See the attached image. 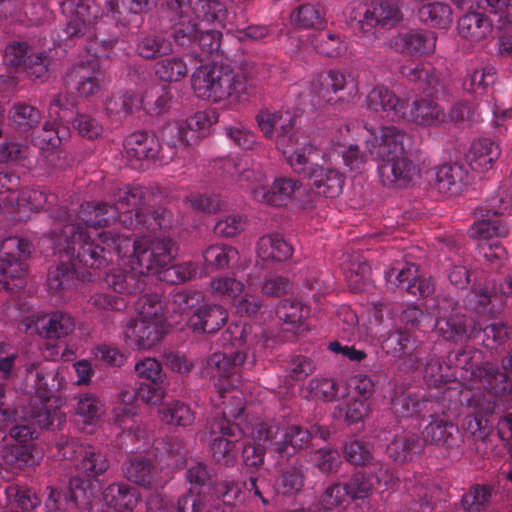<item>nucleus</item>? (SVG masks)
Returning a JSON list of instances; mask_svg holds the SVG:
<instances>
[{"label": "nucleus", "instance_id": "nucleus-23", "mask_svg": "<svg viewBox=\"0 0 512 512\" xmlns=\"http://www.w3.org/2000/svg\"><path fill=\"white\" fill-rule=\"evenodd\" d=\"M387 329L382 325V316L378 310L373 311V320H369L365 327V334L372 343H377L394 357L402 358L412 354L409 353L410 339L408 336L400 333H391L386 337Z\"/></svg>", "mask_w": 512, "mask_h": 512}, {"label": "nucleus", "instance_id": "nucleus-59", "mask_svg": "<svg viewBox=\"0 0 512 512\" xmlns=\"http://www.w3.org/2000/svg\"><path fill=\"white\" fill-rule=\"evenodd\" d=\"M170 264L171 262L167 264L165 267H163L161 271H159L155 275L161 276V274H163V279L167 281H173L171 276L175 275L177 281L184 282L201 276L202 274L199 268L191 262L169 267Z\"/></svg>", "mask_w": 512, "mask_h": 512}, {"label": "nucleus", "instance_id": "nucleus-53", "mask_svg": "<svg viewBox=\"0 0 512 512\" xmlns=\"http://www.w3.org/2000/svg\"><path fill=\"white\" fill-rule=\"evenodd\" d=\"M238 256V251L224 244H215L209 246L203 254L205 262L215 269H224L229 267L230 263Z\"/></svg>", "mask_w": 512, "mask_h": 512}, {"label": "nucleus", "instance_id": "nucleus-12", "mask_svg": "<svg viewBox=\"0 0 512 512\" xmlns=\"http://www.w3.org/2000/svg\"><path fill=\"white\" fill-rule=\"evenodd\" d=\"M358 92V83L351 72L331 69L309 82L306 96L312 105L335 106L350 101Z\"/></svg>", "mask_w": 512, "mask_h": 512}, {"label": "nucleus", "instance_id": "nucleus-14", "mask_svg": "<svg viewBox=\"0 0 512 512\" xmlns=\"http://www.w3.org/2000/svg\"><path fill=\"white\" fill-rule=\"evenodd\" d=\"M61 11L66 18V28L64 30L66 38L88 34L100 17H105L116 23L126 24V14L120 15L122 21H116L106 15L107 12H110L107 2L101 14L98 4L94 0H63Z\"/></svg>", "mask_w": 512, "mask_h": 512}, {"label": "nucleus", "instance_id": "nucleus-10", "mask_svg": "<svg viewBox=\"0 0 512 512\" xmlns=\"http://www.w3.org/2000/svg\"><path fill=\"white\" fill-rule=\"evenodd\" d=\"M234 169L239 174L240 186L255 201L266 205L279 207L288 204L302 186L298 180L290 177H278L269 186L266 174L260 169H242L239 164L234 165Z\"/></svg>", "mask_w": 512, "mask_h": 512}, {"label": "nucleus", "instance_id": "nucleus-55", "mask_svg": "<svg viewBox=\"0 0 512 512\" xmlns=\"http://www.w3.org/2000/svg\"><path fill=\"white\" fill-rule=\"evenodd\" d=\"M40 112L26 103H17L10 112L12 122L19 129H29L37 125L40 121Z\"/></svg>", "mask_w": 512, "mask_h": 512}, {"label": "nucleus", "instance_id": "nucleus-18", "mask_svg": "<svg viewBox=\"0 0 512 512\" xmlns=\"http://www.w3.org/2000/svg\"><path fill=\"white\" fill-rule=\"evenodd\" d=\"M349 17L357 22L364 36L369 38L375 35L377 26H393L401 20L402 14L397 5L385 1L378 4H358L352 8Z\"/></svg>", "mask_w": 512, "mask_h": 512}, {"label": "nucleus", "instance_id": "nucleus-13", "mask_svg": "<svg viewBox=\"0 0 512 512\" xmlns=\"http://www.w3.org/2000/svg\"><path fill=\"white\" fill-rule=\"evenodd\" d=\"M437 332L446 340L456 341L462 338L475 337L483 330L485 345L493 347L492 343L500 344L512 334V330L505 327L500 321H494L482 328V326L472 319L455 312L447 315L445 308H441L435 321Z\"/></svg>", "mask_w": 512, "mask_h": 512}, {"label": "nucleus", "instance_id": "nucleus-29", "mask_svg": "<svg viewBox=\"0 0 512 512\" xmlns=\"http://www.w3.org/2000/svg\"><path fill=\"white\" fill-rule=\"evenodd\" d=\"M267 423H257L251 432L253 443H246L243 448V459L246 466H258L264 459V450L274 446L272 430Z\"/></svg>", "mask_w": 512, "mask_h": 512}, {"label": "nucleus", "instance_id": "nucleus-52", "mask_svg": "<svg viewBox=\"0 0 512 512\" xmlns=\"http://www.w3.org/2000/svg\"><path fill=\"white\" fill-rule=\"evenodd\" d=\"M169 93L167 87L154 85L146 90L141 97L142 109L149 114L162 113L170 100Z\"/></svg>", "mask_w": 512, "mask_h": 512}, {"label": "nucleus", "instance_id": "nucleus-9", "mask_svg": "<svg viewBox=\"0 0 512 512\" xmlns=\"http://www.w3.org/2000/svg\"><path fill=\"white\" fill-rule=\"evenodd\" d=\"M233 403L223 402V409L215 411L213 421L206 427L204 438L211 443L213 457L226 465L232 464L236 458V442L244 435L239 423L232 422L228 417L237 420L244 410V398L240 392L232 396Z\"/></svg>", "mask_w": 512, "mask_h": 512}, {"label": "nucleus", "instance_id": "nucleus-37", "mask_svg": "<svg viewBox=\"0 0 512 512\" xmlns=\"http://www.w3.org/2000/svg\"><path fill=\"white\" fill-rule=\"evenodd\" d=\"M188 74V65L181 56H169L161 59L155 65V75L166 83H176Z\"/></svg>", "mask_w": 512, "mask_h": 512}, {"label": "nucleus", "instance_id": "nucleus-35", "mask_svg": "<svg viewBox=\"0 0 512 512\" xmlns=\"http://www.w3.org/2000/svg\"><path fill=\"white\" fill-rule=\"evenodd\" d=\"M412 122L423 127H438L447 122V115L434 101L429 99L416 100L410 111Z\"/></svg>", "mask_w": 512, "mask_h": 512}, {"label": "nucleus", "instance_id": "nucleus-24", "mask_svg": "<svg viewBox=\"0 0 512 512\" xmlns=\"http://www.w3.org/2000/svg\"><path fill=\"white\" fill-rule=\"evenodd\" d=\"M43 452L35 445H7L1 450L0 466L13 473L39 463Z\"/></svg>", "mask_w": 512, "mask_h": 512}, {"label": "nucleus", "instance_id": "nucleus-4", "mask_svg": "<svg viewBox=\"0 0 512 512\" xmlns=\"http://www.w3.org/2000/svg\"><path fill=\"white\" fill-rule=\"evenodd\" d=\"M224 340H229L237 350L234 353L212 354L207 360L206 373L214 380L218 392V398L223 399L226 404L233 403L232 396L239 390H234L238 383V369L241 366H252L255 361L254 353L250 355L249 346L256 342V335H252L251 326L245 323H235L228 327ZM243 395V393L240 391Z\"/></svg>", "mask_w": 512, "mask_h": 512}, {"label": "nucleus", "instance_id": "nucleus-17", "mask_svg": "<svg viewBox=\"0 0 512 512\" xmlns=\"http://www.w3.org/2000/svg\"><path fill=\"white\" fill-rule=\"evenodd\" d=\"M30 253L29 243L17 237H8L0 243V283L8 290H18L24 286L26 266L18 261V255Z\"/></svg>", "mask_w": 512, "mask_h": 512}, {"label": "nucleus", "instance_id": "nucleus-56", "mask_svg": "<svg viewBox=\"0 0 512 512\" xmlns=\"http://www.w3.org/2000/svg\"><path fill=\"white\" fill-rule=\"evenodd\" d=\"M152 2L154 0H107L110 12H107L106 15L116 21H122L121 14H127L128 12L133 14L141 13Z\"/></svg>", "mask_w": 512, "mask_h": 512}, {"label": "nucleus", "instance_id": "nucleus-40", "mask_svg": "<svg viewBox=\"0 0 512 512\" xmlns=\"http://www.w3.org/2000/svg\"><path fill=\"white\" fill-rule=\"evenodd\" d=\"M69 137V130L61 122L45 123L42 131L34 138V144L42 151L55 150Z\"/></svg>", "mask_w": 512, "mask_h": 512}, {"label": "nucleus", "instance_id": "nucleus-64", "mask_svg": "<svg viewBox=\"0 0 512 512\" xmlns=\"http://www.w3.org/2000/svg\"><path fill=\"white\" fill-rule=\"evenodd\" d=\"M135 371L139 378H143L159 384L163 381V370L161 363L155 358H144L135 364Z\"/></svg>", "mask_w": 512, "mask_h": 512}, {"label": "nucleus", "instance_id": "nucleus-57", "mask_svg": "<svg viewBox=\"0 0 512 512\" xmlns=\"http://www.w3.org/2000/svg\"><path fill=\"white\" fill-rule=\"evenodd\" d=\"M163 142L169 147H183L192 144L188 140V134L183 121L166 124L161 131Z\"/></svg>", "mask_w": 512, "mask_h": 512}, {"label": "nucleus", "instance_id": "nucleus-26", "mask_svg": "<svg viewBox=\"0 0 512 512\" xmlns=\"http://www.w3.org/2000/svg\"><path fill=\"white\" fill-rule=\"evenodd\" d=\"M436 35L426 30H411L398 34L392 40V47L401 53L422 55L434 52Z\"/></svg>", "mask_w": 512, "mask_h": 512}, {"label": "nucleus", "instance_id": "nucleus-3", "mask_svg": "<svg viewBox=\"0 0 512 512\" xmlns=\"http://www.w3.org/2000/svg\"><path fill=\"white\" fill-rule=\"evenodd\" d=\"M169 10L178 18L174 39L180 46H188L198 40L201 50L212 55L221 45V33L208 26H222L226 9L218 0H198L194 7L185 0H171Z\"/></svg>", "mask_w": 512, "mask_h": 512}, {"label": "nucleus", "instance_id": "nucleus-46", "mask_svg": "<svg viewBox=\"0 0 512 512\" xmlns=\"http://www.w3.org/2000/svg\"><path fill=\"white\" fill-rule=\"evenodd\" d=\"M456 431L457 427L452 422L436 419L425 427L422 437H416V440L420 441L422 447L428 443H446Z\"/></svg>", "mask_w": 512, "mask_h": 512}, {"label": "nucleus", "instance_id": "nucleus-61", "mask_svg": "<svg viewBox=\"0 0 512 512\" xmlns=\"http://www.w3.org/2000/svg\"><path fill=\"white\" fill-rule=\"evenodd\" d=\"M512 209V189L501 187L487 200L486 216L503 215Z\"/></svg>", "mask_w": 512, "mask_h": 512}, {"label": "nucleus", "instance_id": "nucleus-41", "mask_svg": "<svg viewBox=\"0 0 512 512\" xmlns=\"http://www.w3.org/2000/svg\"><path fill=\"white\" fill-rule=\"evenodd\" d=\"M7 505L4 512H30L39 504V499L31 491L11 485L5 490Z\"/></svg>", "mask_w": 512, "mask_h": 512}, {"label": "nucleus", "instance_id": "nucleus-50", "mask_svg": "<svg viewBox=\"0 0 512 512\" xmlns=\"http://www.w3.org/2000/svg\"><path fill=\"white\" fill-rule=\"evenodd\" d=\"M422 449V444L416 440L414 435L402 434L397 435L395 439L387 446L389 457L395 461H405L411 454L417 453Z\"/></svg>", "mask_w": 512, "mask_h": 512}, {"label": "nucleus", "instance_id": "nucleus-22", "mask_svg": "<svg viewBox=\"0 0 512 512\" xmlns=\"http://www.w3.org/2000/svg\"><path fill=\"white\" fill-rule=\"evenodd\" d=\"M378 174L381 183L388 188H404L413 184L420 176L419 167L405 153L379 162Z\"/></svg>", "mask_w": 512, "mask_h": 512}, {"label": "nucleus", "instance_id": "nucleus-54", "mask_svg": "<svg viewBox=\"0 0 512 512\" xmlns=\"http://www.w3.org/2000/svg\"><path fill=\"white\" fill-rule=\"evenodd\" d=\"M324 15V9L319 3L303 4L298 8L294 20L302 28H320L325 24Z\"/></svg>", "mask_w": 512, "mask_h": 512}, {"label": "nucleus", "instance_id": "nucleus-31", "mask_svg": "<svg viewBox=\"0 0 512 512\" xmlns=\"http://www.w3.org/2000/svg\"><path fill=\"white\" fill-rule=\"evenodd\" d=\"M499 156L500 149L497 144L489 139H478L472 142L466 159L473 170L485 172L492 168Z\"/></svg>", "mask_w": 512, "mask_h": 512}, {"label": "nucleus", "instance_id": "nucleus-2", "mask_svg": "<svg viewBox=\"0 0 512 512\" xmlns=\"http://www.w3.org/2000/svg\"><path fill=\"white\" fill-rule=\"evenodd\" d=\"M296 121V115L290 110L265 109L256 116L259 130L274 142L289 166L296 173L309 177L317 194L337 197L344 186V176L335 166L339 158L352 171L359 170L365 162L358 146L349 141L353 138L350 128L341 129V139L333 141L320 156L309 139L295 131Z\"/></svg>", "mask_w": 512, "mask_h": 512}, {"label": "nucleus", "instance_id": "nucleus-30", "mask_svg": "<svg viewBox=\"0 0 512 512\" xmlns=\"http://www.w3.org/2000/svg\"><path fill=\"white\" fill-rule=\"evenodd\" d=\"M272 430V439L275 449L280 454L290 455L297 448H301L310 438V433L298 426L280 428L275 424H268Z\"/></svg>", "mask_w": 512, "mask_h": 512}, {"label": "nucleus", "instance_id": "nucleus-11", "mask_svg": "<svg viewBox=\"0 0 512 512\" xmlns=\"http://www.w3.org/2000/svg\"><path fill=\"white\" fill-rule=\"evenodd\" d=\"M199 298L186 291L174 292L167 309L176 313L180 324L185 322L194 332L214 333L226 322L228 314L219 305L203 304L195 308Z\"/></svg>", "mask_w": 512, "mask_h": 512}, {"label": "nucleus", "instance_id": "nucleus-7", "mask_svg": "<svg viewBox=\"0 0 512 512\" xmlns=\"http://www.w3.org/2000/svg\"><path fill=\"white\" fill-rule=\"evenodd\" d=\"M192 88L197 97L225 107L244 102L250 95V86L243 75L218 67L198 68L192 75Z\"/></svg>", "mask_w": 512, "mask_h": 512}, {"label": "nucleus", "instance_id": "nucleus-25", "mask_svg": "<svg viewBox=\"0 0 512 512\" xmlns=\"http://www.w3.org/2000/svg\"><path fill=\"white\" fill-rule=\"evenodd\" d=\"M124 474L130 480L143 487L161 486L169 478V473L162 476L143 455L133 456L124 467Z\"/></svg>", "mask_w": 512, "mask_h": 512}, {"label": "nucleus", "instance_id": "nucleus-51", "mask_svg": "<svg viewBox=\"0 0 512 512\" xmlns=\"http://www.w3.org/2000/svg\"><path fill=\"white\" fill-rule=\"evenodd\" d=\"M217 121L214 112L199 111L186 119L184 122L189 142H196L204 136L210 127Z\"/></svg>", "mask_w": 512, "mask_h": 512}, {"label": "nucleus", "instance_id": "nucleus-58", "mask_svg": "<svg viewBox=\"0 0 512 512\" xmlns=\"http://www.w3.org/2000/svg\"><path fill=\"white\" fill-rule=\"evenodd\" d=\"M55 198L54 195H46L40 190L24 189L21 191V202H18V210L38 211L44 208L46 203H52Z\"/></svg>", "mask_w": 512, "mask_h": 512}, {"label": "nucleus", "instance_id": "nucleus-6", "mask_svg": "<svg viewBox=\"0 0 512 512\" xmlns=\"http://www.w3.org/2000/svg\"><path fill=\"white\" fill-rule=\"evenodd\" d=\"M63 457L70 459L74 457H81V470L88 477L82 480L73 477L70 480V500L67 495L55 488H50V493L46 501V508L49 512H59L64 506L79 505L81 503L89 502L94 496V491L98 485L96 481L90 478L97 477L104 473L108 468V461L106 457L95 452L92 447L80 446L78 450L75 449L73 444H66L63 448Z\"/></svg>", "mask_w": 512, "mask_h": 512}, {"label": "nucleus", "instance_id": "nucleus-44", "mask_svg": "<svg viewBox=\"0 0 512 512\" xmlns=\"http://www.w3.org/2000/svg\"><path fill=\"white\" fill-rule=\"evenodd\" d=\"M495 69L493 67H476L468 71L464 81V88L476 96L484 95L495 81Z\"/></svg>", "mask_w": 512, "mask_h": 512}, {"label": "nucleus", "instance_id": "nucleus-20", "mask_svg": "<svg viewBox=\"0 0 512 512\" xmlns=\"http://www.w3.org/2000/svg\"><path fill=\"white\" fill-rule=\"evenodd\" d=\"M187 478L194 486L179 499L178 512H227V508L219 506L206 509V503L210 501L206 494L210 487L206 484L208 472L203 464L191 466L187 471Z\"/></svg>", "mask_w": 512, "mask_h": 512}, {"label": "nucleus", "instance_id": "nucleus-62", "mask_svg": "<svg viewBox=\"0 0 512 512\" xmlns=\"http://www.w3.org/2000/svg\"><path fill=\"white\" fill-rule=\"evenodd\" d=\"M211 290L215 296L224 297L227 299H235L238 297L243 289L244 284L235 278L221 277L211 281Z\"/></svg>", "mask_w": 512, "mask_h": 512}, {"label": "nucleus", "instance_id": "nucleus-42", "mask_svg": "<svg viewBox=\"0 0 512 512\" xmlns=\"http://www.w3.org/2000/svg\"><path fill=\"white\" fill-rule=\"evenodd\" d=\"M158 415L163 423L182 427L193 424L195 420L191 408L180 401H173L165 405L158 410Z\"/></svg>", "mask_w": 512, "mask_h": 512}, {"label": "nucleus", "instance_id": "nucleus-27", "mask_svg": "<svg viewBox=\"0 0 512 512\" xmlns=\"http://www.w3.org/2000/svg\"><path fill=\"white\" fill-rule=\"evenodd\" d=\"M5 62L13 67L29 70V74L35 78H42L46 72L44 60L39 55H28V46L24 42H13L9 44L4 53Z\"/></svg>", "mask_w": 512, "mask_h": 512}, {"label": "nucleus", "instance_id": "nucleus-39", "mask_svg": "<svg viewBox=\"0 0 512 512\" xmlns=\"http://www.w3.org/2000/svg\"><path fill=\"white\" fill-rule=\"evenodd\" d=\"M76 415L85 425H96L105 413L102 401L94 394L80 395L75 407Z\"/></svg>", "mask_w": 512, "mask_h": 512}, {"label": "nucleus", "instance_id": "nucleus-1", "mask_svg": "<svg viewBox=\"0 0 512 512\" xmlns=\"http://www.w3.org/2000/svg\"><path fill=\"white\" fill-rule=\"evenodd\" d=\"M142 198L140 188H128L119 191L114 207L104 204L82 205L77 221L58 220L55 230L61 229L59 235L54 232L55 252L69 261L50 270L47 287L51 293L69 289L75 275H81L90 281L95 272L109 263L117 269H111L104 276L108 287L120 294H135L143 290L146 274H156L175 257V248L169 238L151 239L143 237L132 240L129 235L116 233L114 230L100 231L119 218L128 228L141 224L142 215L138 205Z\"/></svg>", "mask_w": 512, "mask_h": 512}, {"label": "nucleus", "instance_id": "nucleus-45", "mask_svg": "<svg viewBox=\"0 0 512 512\" xmlns=\"http://www.w3.org/2000/svg\"><path fill=\"white\" fill-rule=\"evenodd\" d=\"M464 178V171L457 164H446L436 172V187L441 193L453 194L458 191Z\"/></svg>", "mask_w": 512, "mask_h": 512}, {"label": "nucleus", "instance_id": "nucleus-36", "mask_svg": "<svg viewBox=\"0 0 512 512\" xmlns=\"http://www.w3.org/2000/svg\"><path fill=\"white\" fill-rule=\"evenodd\" d=\"M106 505L116 512L130 511L138 503L140 496L135 488L126 484L109 485L103 493Z\"/></svg>", "mask_w": 512, "mask_h": 512}, {"label": "nucleus", "instance_id": "nucleus-49", "mask_svg": "<svg viewBox=\"0 0 512 512\" xmlns=\"http://www.w3.org/2000/svg\"><path fill=\"white\" fill-rule=\"evenodd\" d=\"M486 216V218L476 221L469 229V236L477 240H489L494 237H505L508 234V228L498 219Z\"/></svg>", "mask_w": 512, "mask_h": 512}, {"label": "nucleus", "instance_id": "nucleus-32", "mask_svg": "<svg viewBox=\"0 0 512 512\" xmlns=\"http://www.w3.org/2000/svg\"><path fill=\"white\" fill-rule=\"evenodd\" d=\"M159 143L145 133H134L129 135L124 143V149L127 158L134 167V161H143L153 159L159 152Z\"/></svg>", "mask_w": 512, "mask_h": 512}, {"label": "nucleus", "instance_id": "nucleus-28", "mask_svg": "<svg viewBox=\"0 0 512 512\" xmlns=\"http://www.w3.org/2000/svg\"><path fill=\"white\" fill-rule=\"evenodd\" d=\"M459 36L471 44L480 43L492 33V22L480 12L463 15L457 24Z\"/></svg>", "mask_w": 512, "mask_h": 512}, {"label": "nucleus", "instance_id": "nucleus-33", "mask_svg": "<svg viewBox=\"0 0 512 512\" xmlns=\"http://www.w3.org/2000/svg\"><path fill=\"white\" fill-rule=\"evenodd\" d=\"M69 79L78 78L77 90L82 96L95 93L104 79L103 71L96 60H89L87 64L77 66L68 74Z\"/></svg>", "mask_w": 512, "mask_h": 512}, {"label": "nucleus", "instance_id": "nucleus-60", "mask_svg": "<svg viewBox=\"0 0 512 512\" xmlns=\"http://www.w3.org/2000/svg\"><path fill=\"white\" fill-rule=\"evenodd\" d=\"M512 209V189L501 187L487 200L486 216L503 215Z\"/></svg>", "mask_w": 512, "mask_h": 512}, {"label": "nucleus", "instance_id": "nucleus-16", "mask_svg": "<svg viewBox=\"0 0 512 512\" xmlns=\"http://www.w3.org/2000/svg\"><path fill=\"white\" fill-rule=\"evenodd\" d=\"M137 397L145 404L159 405L165 397V391L158 384L146 383L139 385L137 394L127 390L122 391L113 409V421L123 431H132L130 423L133 422L134 416L139 413V407L136 404Z\"/></svg>", "mask_w": 512, "mask_h": 512}, {"label": "nucleus", "instance_id": "nucleus-15", "mask_svg": "<svg viewBox=\"0 0 512 512\" xmlns=\"http://www.w3.org/2000/svg\"><path fill=\"white\" fill-rule=\"evenodd\" d=\"M357 140L363 142L379 162L405 153L409 143L407 134L393 125L382 126L378 130L365 125L358 131Z\"/></svg>", "mask_w": 512, "mask_h": 512}, {"label": "nucleus", "instance_id": "nucleus-63", "mask_svg": "<svg viewBox=\"0 0 512 512\" xmlns=\"http://www.w3.org/2000/svg\"><path fill=\"white\" fill-rule=\"evenodd\" d=\"M345 278L353 291H361L370 280V266L363 261L352 263L345 271Z\"/></svg>", "mask_w": 512, "mask_h": 512}, {"label": "nucleus", "instance_id": "nucleus-38", "mask_svg": "<svg viewBox=\"0 0 512 512\" xmlns=\"http://www.w3.org/2000/svg\"><path fill=\"white\" fill-rule=\"evenodd\" d=\"M310 309L301 302L292 299L283 300L276 309L280 321L289 325L288 330L298 331L303 321L309 316Z\"/></svg>", "mask_w": 512, "mask_h": 512}, {"label": "nucleus", "instance_id": "nucleus-8", "mask_svg": "<svg viewBox=\"0 0 512 512\" xmlns=\"http://www.w3.org/2000/svg\"><path fill=\"white\" fill-rule=\"evenodd\" d=\"M37 379L39 380L38 390L39 404L41 407H33L29 412V417L25 414L20 416L17 411L11 415L10 424L15 425L10 429V436L18 445H33L32 441L36 435V430L33 427L34 423H37L42 428H49L53 425L56 417V412L51 411L49 407L52 406L50 397L46 396V387L51 390L60 389L65 383L66 378L64 375V368L51 367L45 375L37 373Z\"/></svg>", "mask_w": 512, "mask_h": 512}, {"label": "nucleus", "instance_id": "nucleus-21", "mask_svg": "<svg viewBox=\"0 0 512 512\" xmlns=\"http://www.w3.org/2000/svg\"><path fill=\"white\" fill-rule=\"evenodd\" d=\"M45 317L40 312H33L22 319L25 332L42 335L48 339H60L71 334L75 328V321L68 313L53 312L47 321Z\"/></svg>", "mask_w": 512, "mask_h": 512}, {"label": "nucleus", "instance_id": "nucleus-43", "mask_svg": "<svg viewBox=\"0 0 512 512\" xmlns=\"http://www.w3.org/2000/svg\"><path fill=\"white\" fill-rule=\"evenodd\" d=\"M310 44L319 53L328 57H337L345 53L346 43L339 35L332 32H319L312 34Z\"/></svg>", "mask_w": 512, "mask_h": 512}, {"label": "nucleus", "instance_id": "nucleus-48", "mask_svg": "<svg viewBox=\"0 0 512 512\" xmlns=\"http://www.w3.org/2000/svg\"><path fill=\"white\" fill-rule=\"evenodd\" d=\"M419 17L424 23L437 28H446L452 22L449 6L433 2L419 8Z\"/></svg>", "mask_w": 512, "mask_h": 512}, {"label": "nucleus", "instance_id": "nucleus-34", "mask_svg": "<svg viewBox=\"0 0 512 512\" xmlns=\"http://www.w3.org/2000/svg\"><path fill=\"white\" fill-rule=\"evenodd\" d=\"M256 252L263 261L282 262L292 256L293 248L282 235L273 233L258 240Z\"/></svg>", "mask_w": 512, "mask_h": 512}, {"label": "nucleus", "instance_id": "nucleus-19", "mask_svg": "<svg viewBox=\"0 0 512 512\" xmlns=\"http://www.w3.org/2000/svg\"><path fill=\"white\" fill-rule=\"evenodd\" d=\"M408 100L397 96L384 85L373 87L366 95L364 108L378 117L400 122L407 116Z\"/></svg>", "mask_w": 512, "mask_h": 512}, {"label": "nucleus", "instance_id": "nucleus-47", "mask_svg": "<svg viewBox=\"0 0 512 512\" xmlns=\"http://www.w3.org/2000/svg\"><path fill=\"white\" fill-rule=\"evenodd\" d=\"M139 55L146 59L163 57L172 52V44L163 35L152 34L143 37L137 45Z\"/></svg>", "mask_w": 512, "mask_h": 512}, {"label": "nucleus", "instance_id": "nucleus-5", "mask_svg": "<svg viewBox=\"0 0 512 512\" xmlns=\"http://www.w3.org/2000/svg\"><path fill=\"white\" fill-rule=\"evenodd\" d=\"M137 317L123 327L121 339L127 347L137 350H149L161 341L168 327L180 324L176 313H165L157 294L142 296L137 304Z\"/></svg>", "mask_w": 512, "mask_h": 512}]
</instances>
